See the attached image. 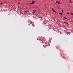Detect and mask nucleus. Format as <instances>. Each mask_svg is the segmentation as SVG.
<instances>
[{
    "mask_svg": "<svg viewBox=\"0 0 73 73\" xmlns=\"http://www.w3.org/2000/svg\"><path fill=\"white\" fill-rule=\"evenodd\" d=\"M40 41H42L43 44V48H46V46H47V44L44 41V38L42 36H41L40 38Z\"/></svg>",
    "mask_w": 73,
    "mask_h": 73,
    "instance_id": "nucleus-1",
    "label": "nucleus"
},
{
    "mask_svg": "<svg viewBox=\"0 0 73 73\" xmlns=\"http://www.w3.org/2000/svg\"><path fill=\"white\" fill-rule=\"evenodd\" d=\"M34 3H35V1H32V3H30V4H33Z\"/></svg>",
    "mask_w": 73,
    "mask_h": 73,
    "instance_id": "nucleus-2",
    "label": "nucleus"
},
{
    "mask_svg": "<svg viewBox=\"0 0 73 73\" xmlns=\"http://www.w3.org/2000/svg\"><path fill=\"white\" fill-rule=\"evenodd\" d=\"M36 12V10H34L33 11V14Z\"/></svg>",
    "mask_w": 73,
    "mask_h": 73,
    "instance_id": "nucleus-3",
    "label": "nucleus"
},
{
    "mask_svg": "<svg viewBox=\"0 0 73 73\" xmlns=\"http://www.w3.org/2000/svg\"><path fill=\"white\" fill-rule=\"evenodd\" d=\"M56 3H58V4H61V3L59 2H58V1H56Z\"/></svg>",
    "mask_w": 73,
    "mask_h": 73,
    "instance_id": "nucleus-4",
    "label": "nucleus"
},
{
    "mask_svg": "<svg viewBox=\"0 0 73 73\" xmlns=\"http://www.w3.org/2000/svg\"><path fill=\"white\" fill-rule=\"evenodd\" d=\"M52 11L54 12H55L56 13V11L54 10V9H52Z\"/></svg>",
    "mask_w": 73,
    "mask_h": 73,
    "instance_id": "nucleus-5",
    "label": "nucleus"
},
{
    "mask_svg": "<svg viewBox=\"0 0 73 73\" xmlns=\"http://www.w3.org/2000/svg\"><path fill=\"white\" fill-rule=\"evenodd\" d=\"M59 14L60 15H62V13H59Z\"/></svg>",
    "mask_w": 73,
    "mask_h": 73,
    "instance_id": "nucleus-6",
    "label": "nucleus"
},
{
    "mask_svg": "<svg viewBox=\"0 0 73 73\" xmlns=\"http://www.w3.org/2000/svg\"><path fill=\"white\" fill-rule=\"evenodd\" d=\"M25 12H26V13H27V12H28V11H25Z\"/></svg>",
    "mask_w": 73,
    "mask_h": 73,
    "instance_id": "nucleus-7",
    "label": "nucleus"
},
{
    "mask_svg": "<svg viewBox=\"0 0 73 73\" xmlns=\"http://www.w3.org/2000/svg\"><path fill=\"white\" fill-rule=\"evenodd\" d=\"M64 18L65 19H68L65 17H64Z\"/></svg>",
    "mask_w": 73,
    "mask_h": 73,
    "instance_id": "nucleus-8",
    "label": "nucleus"
},
{
    "mask_svg": "<svg viewBox=\"0 0 73 73\" xmlns=\"http://www.w3.org/2000/svg\"><path fill=\"white\" fill-rule=\"evenodd\" d=\"M71 14L72 15H73V13H71Z\"/></svg>",
    "mask_w": 73,
    "mask_h": 73,
    "instance_id": "nucleus-9",
    "label": "nucleus"
},
{
    "mask_svg": "<svg viewBox=\"0 0 73 73\" xmlns=\"http://www.w3.org/2000/svg\"><path fill=\"white\" fill-rule=\"evenodd\" d=\"M69 2L70 3H72V1H69Z\"/></svg>",
    "mask_w": 73,
    "mask_h": 73,
    "instance_id": "nucleus-10",
    "label": "nucleus"
},
{
    "mask_svg": "<svg viewBox=\"0 0 73 73\" xmlns=\"http://www.w3.org/2000/svg\"><path fill=\"white\" fill-rule=\"evenodd\" d=\"M3 3H1V5H3Z\"/></svg>",
    "mask_w": 73,
    "mask_h": 73,
    "instance_id": "nucleus-11",
    "label": "nucleus"
},
{
    "mask_svg": "<svg viewBox=\"0 0 73 73\" xmlns=\"http://www.w3.org/2000/svg\"><path fill=\"white\" fill-rule=\"evenodd\" d=\"M32 25L33 27H35V25Z\"/></svg>",
    "mask_w": 73,
    "mask_h": 73,
    "instance_id": "nucleus-12",
    "label": "nucleus"
},
{
    "mask_svg": "<svg viewBox=\"0 0 73 73\" xmlns=\"http://www.w3.org/2000/svg\"><path fill=\"white\" fill-rule=\"evenodd\" d=\"M64 23H66V22H64Z\"/></svg>",
    "mask_w": 73,
    "mask_h": 73,
    "instance_id": "nucleus-13",
    "label": "nucleus"
},
{
    "mask_svg": "<svg viewBox=\"0 0 73 73\" xmlns=\"http://www.w3.org/2000/svg\"><path fill=\"white\" fill-rule=\"evenodd\" d=\"M62 13H63V12H64V11L62 10Z\"/></svg>",
    "mask_w": 73,
    "mask_h": 73,
    "instance_id": "nucleus-14",
    "label": "nucleus"
},
{
    "mask_svg": "<svg viewBox=\"0 0 73 73\" xmlns=\"http://www.w3.org/2000/svg\"><path fill=\"white\" fill-rule=\"evenodd\" d=\"M67 14H68V15H69V13H67Z\"/></svg>",
    "mask_w": 73,
    "mask_h": 73,
    "instance_id": "nucleus-15",
    "label": "nucleus"
},
{
    "mask_svg": "<svg viewBox=\"0 0 73 73\" xmlns=\"http://www.w3.org/2000/svg\"><path fill=\"white\" fill-rule=\"evenodd\" d=\"M66 24H67V25L68 24V23H66Z\"/></svg>",
    "mask_w": 73,
    "mask_h": 73,
    "instance_id": "nucleus-16",
    "label": "nucleus"
},
{
    "mask_svg": "<svg viewBox=\"0 0 73 73\" xmlns=\"http://www.w3.org/2000/svg\"><path fill=\"white\" fill-rule=\"evenodd\" d=\"M58 8H59V7H58Z\"/></svg>",
    "mask_w": 73,
    "mask_h": 73,
    "instance_id": "nucleus-17",
    "label": "nucleus"
}]
</instances>
